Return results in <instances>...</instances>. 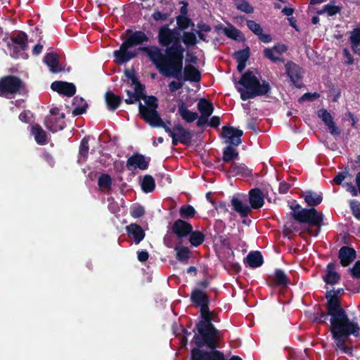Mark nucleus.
Listing matches in <instances>:
<instances>
[{"instance_id":"f257e3e1","label":"nucleus","mask_w":360,"mask_h":360,"mask_svg":"<svg viewBox=\"0 0 360 360\" xmlns=\"http://www.w3.org/2000/svg\"><path fill=\"white\" fill-rule=\"evenodd\" d=\"M190 300L200 308L201 318L193 330L195 335L191 342L195 347L191 350V360H226L224 354L217 349L222 337L221 332L212 323L214 312L209 308L210 297L202 290L194 288Z\"/></svg>"},{"instance_id":"f03ea898","label":"nucleus","mask_w":360,"mask_h":360,"mask_svg":"<svg viewBox=\"0 0 360 360\" xmlns=\"http://www.w3.org/2000/svg\"><path fill=\"white\" fill-rule=\"evenodd\" d=\"M137 51L145 53L163 75L183 80L184 52L163 53L157 46H139Z\"/></svg>"},{"instance_id":"7ed1b4c3","label":"nucleus","mask_w":360,"mask_h":360,"mask_svg":"<svg viewBox=\"0 0 360 360\" xmlns=\"http://www.w3.org/2000/svg\"><path fill=\"white\" fill-rule=\"evenodd\" d=\"M344 293L343 288L328 290L326 292L325 298L326 312H324L321 307L314 314V321L323 324L326 323L328 317L330 316V323L350 320L347 311L342 307L340 296Z\"/></svg>"},{"instance_id":"20e7f679","label":"nucleus","mask_w":360,"mask_h":360,"mask_svg":"<svg viewBox=\"0 0 360 360\" xmlns=\"http://www.w3.org/2000/svg\"><path fill=\"white\" fill-rule=\"evenodd\" d=\"M235 84L243 86L246 90L238 87L237 90L240 94V98L245 101L257 96H268L271 93V86L268 82L263 80L261 83L252 71L248 70L243 73Z\"/></svg>"},{"instance_id":"39448f33","label":"nucleus","mask_w":360,"mask_h":360,"mask_svg":"<svg viewBox=\"0 0 360 360\" xmlns=\"http://www.w3.org/2000/svg\"><path fill=\"white\" fill-rule=\"evenodd\" d=\"M127 37L120 45V49L113 52V56L118 64H124L136 57L138 52L129 50L134 46L142 45L149 41V37L141 30L133 31L131 29L126 30Z\"/></svg>"},{"instance_id":"423d86ee","label":"nucleus","mask_w":360,"mask_h":360,"mask_svg":"<svg viewBox=\"0 0 360 360\" xmlns=\"http://www.w3.org/2000/svg\"><path fill=\"white\" fill-rule=\"evenodd\" d=\"M360 327L351 320L331 323L330 331L336 346L344 353L352 356L353 349L346 346V340L350 335L358 337Z\"/></svg>"},{"instance_id":"0eeeda50","label":"nucleus","mask_w":360,"mask_h":360,"mask_svg":"<svg viewBox=\"0 0 360 360\" xmlns=\"http://www.w3.org/2000/svg\"><path fill=\"white\" fill-rule=\"evenodd\" d=\"M290 207L292 211L290 212V215L297 222L316 227L317 231L314 233L311 230H308V232L314 236L319 234L323 225L324 217L322 213L319 212L314 207L302 208L300 204L290 205Z\"/></svg>"},{"instance_id":"6e6552de","label":"nucleus","mask_w":360,"mask_h":360,"mask_svg":"<svg viewBox=\"0 0 360 360\" xmlns=\"http://www.w3.org/2000/svg\"><path fill=\"white\" fill-rule=\"evenodd\" d=\"M180 29H170L168 25L159 28L158 34V43L165 47L164 53L184 52L185 49L181 44Z\"/></svg>"},{"instance_id":"1a4fd4ad","label":"nucleus","mask_w":360,"mask_h":360,"mask_svg":"<svg viewBox=\"0 0 360 360\" xmlns=\"http://www.w3.org/2000/svg\"><path fill=\"white\" fill-rule=\"evenodd\" d=\"M158 100L155 96H149L146 101V105L139 103V112L141 118L152 127L164 129L167 124L163 122L157 109Z\"/></svg>"},{"instance_id":"9d476101","label":"nucleus","mask_w":360,"mask_h":360,"mask_svg":"<svg viewBox=\"0 0 360 360\" xmlns=\"http://www.w3.org/2000/svg\"><path fill=\"white\" fill-rule=\"evenodd\" d=\"M25 90L23 81L15 75H6L0 78V96L15 95Z\"/></svg>"},{"instance_id":"9b49d317","label":"nucleus","mask_w":360,"mask_h":360,"mask_svg":"<svg viewBox=\"0 0 360 360\" xmlns=\"http://www.w3.org/2000/svg\"><path fill=\"white\" fill-rule=\"evenodd\" d=\"M11 41L7 43V49L10 51V56L13 58H18L22 52L26 51L28 48L27 34L22 31L16 34H13Z\"/></svg>"},{"instance_id":"f8f14e48","label":"nucleus","mask_w":360,"mask_h":360,"mask_svg":"<svg viewBox=\"0 0 360 360\" xmlns=\"http://www.w3.org/2000/svg\"><path fill=\"white\" fill-rule=\"evenodd\" d=\"M164 129L172 137L173 146H177L179 143L188 145L193 137V133L186 129L181 124H174L172 129L167 125Z\"/></svg>"},{"instance_id":"ddd939ff","label":"nucleus","mask_w":360,"mask_h":360,"mask_svg":"<svg viewBox=\"0 0 360 360\" xmlns=\"http://www.w3.org/2000/svg\"><path fill=\"white\" fill-rule=\"evenodd\" d=\"M285 70L287 76L295 86L298 89L304 86L302 79L304 71L301 66L292 60H288L285 64Z\"/></svg>"},{"instance_id":"4468645a","label":"nucleus","mask_w":360,"mask_h":360,"mask_svg":"<svg viewBox=\"0 0 360 360\" xmlns=\"http://www.w3.org/2000/svg\"><path fill=\"white\" fill-rule=\"evenodd\" d=\"M243 131L231 126L222 127L221 138L225 140L228 146L238 147L242 143Z\"/></svg>"},{"instance_id":"2eb2a0df","label":"nucleus","mask_w":360,"mask_h":360,"mask_svg":"<svg viewBox=\"0 0 360 360\" xmlns=\"http://www.w3.org/2000/svg\"><path fill=\"white\" fill-rule=\"evenodd\" d=\"M150 158H146L143 155L134 153L127 160L126 167L128 170L134 171L136 169L146 170L148 168Z\"/></svg>"},{"instance_id":"dca6fc26","label":"nucleus","mask_w":360,"mask_h":360,"mask_svg":"<svg viewBox=\"0 0 360 360\" xmlns=\"http://www.w3.org/2000/svg\"><path fill=\"white\" fill-rule=\"evenodd\" d=\"M171 229L178 239H183L188 236L192 231L193 226L189 222L178 219L173 223Z\"/></svg>"},{"instance_id":"f3484780","label":"nucleus","mask_w":360,"mask_h":360,"mask_svg":"<svg viewBox=\"0 0 360 360\" xmlns=\"http://www.w3.org/2000/svg\"><path fill=\"white\" fill-rule=\"evenodd\" d=\"M51 89L59 94L64 95L68 97H72L76 93L75 85L73 83L68 82L55 81L51 83Z\"/></svg>"},{"instance_id":"a211bd4d","label":"nucleus","mask_w":360,"mask_h":360,"mask_svg":"<svg viewBox=\"0 0 360 360\" xmlns=\"http://www.w3.org/2000/svg\"><path fill=\"white\" fill-rule=\"evenodd\" d=\"M356 258V252L354 248L349 246H342L338 252V259L343 267L349 266Z\"/></svg>"},{"instance_id":"6ab92c4d","label":"nucleus","mask_w":360,"mask_h":360,"mask_svg":"<svg viewBox=\"0 0 360 360\" xmlns=\"http://www.w3.org/2000/svg\"><path fill=\"white\" fill-rule=\"evenodd\" d=\"M249 198V207L251 210H258L262 207L264 205V196L259 188H254L250 190L248 193Z\"/></svg>"},{"instance_id":"aec40b11","label":"nucleus","mask_w":360,"mask_h":360,"mask_svg":"<svg viewBox=\"0 0 360 360\" xmlns=\"http://www.w3.org/2000/svg\"><path fill=\"white\" fill-rule=\"evenodd\" d=\"M44 62L53 74L65 70V68L59 63V56L56 52L46 53L44 57Z\"/></svg>"},{"instance_id":"412c9836","label":"nucleus","mask_w":360,"mask_h":360,"mask_svg":"<svg viewBox=\"0 0 360 360\" xmlns=\"http://www.w3.org/2000/svg\"><path fill=\"white\" fill-rule=\"evenodd\" d=\"M269 282L271 285L283 287L289 284L290 279L283 269H276L273 274L269 276Z\"/></svg>"},{"instance_id":"4be33fe9","label":"nucleus","mask_w":360,"mask_h":360,"mask_svg":"<svg viewBox=\"0 0 360 360\" xmlns=\"http://www.w3.org/2000/svg\"><path fill=\"white\" fill-rule=\"evenodd\" d=\"M336 263L335 262H329L326 266V275L323 276V280L327 285H335L340 282V276L335 271Z\"/></svg>"},{"instance_id":"5701e85b","label":"nucleus","mask_w":360,"mask_h":360,"mask_svg":"<svg viewBox=\"0 0 360 360\" xmlns=\"http://www.w3.org/2000/svg\"><path fill=\"white\" fill-rule=\"evenodd\" d=\"M184 82H200L201 80L200 71L193 65L187 64L184 68Z\"/></svg>"},{"instance_id":"b1692460","label":"nucleus","mask_w":360,"mask_h":360,"mask_svg":"<svg viewBox=\"0 0 360 360\" xmlns=\"http://www.w3.org/2000/svg\"><path fill=\"white\" fill-rule=\"evenodd\" d=\"M65 114L61 113L60 117L54 118L52 117H46L45 119L46 127L53 133L63 130L65 127V122L64 121Z\"/></svg>"},{"instance_id":"393cba45","label":"nucleus","mask_w":360,"mask_h":360,"mask_svg":"<svg viewBox=\"0 0 360 360\" xmlns=\"http://www.w3.org/2000/svg\"><path fill=\"white\" fill-rule=\"evenodd\" d=\"M126 231L129 237L133 238L136 244H139L146 236L143 228L136 223H131L127 226Z\"/></svg>"},{"instance_id":"a878e982","label":"nucleus","mask_w":360,"mask_h":360,"mask_svg":"<svg viewBox=\"0 0 360 360\" xmlns=\"http://www.w3.org/2000/svg\"><path fill=\"white\" fill-rule=\"evenodd\" d=\"M231 204L233 210L237 212L242 218H245L251 212V207L248 205L243 202V201L237 197L233 196L231 200Z\"/></svg>"},{"instance_id":"bb28decb","label":"nucleus","mask_w":360,"mask_h":360,"mask_svg":"<svg viewBox=\"0 0 360 360\" xmlns=\"http://www.w3.org/2000/svg\"><path fill=\"white\" fill-rule=\"evenodd\" d=\"M229 172L233 176H241L243 177H249L252 174V170L249 169L245 164L232 162Z\"/></svg>"},{"instance_id":"cd10ccee","label":"nucleus","mask_w":360,"mask_h":360,"mask_svg":"<svg viewBox=\"0 0 360 360\" xmlns=\"http://www.w3.org/2000/svg\"><path fill=\"white\" fill-rule=\"evenodd\" d=\"M105 101L108 110L115 111L120 105L122 97L115 95L110 91H108L105 94Z\"/></svg>"},{"instance_id":"c85d7f7f","label":"nucleus","mask_w":360,"mask_h":360,"mask_svg":"<svg viewBox=\"0 0 360 360\" xmlns=\"http://www.w3.org/2000/svg\"><path fill=\"white\" fill-rule=\"evenodd\" d=\"M178 112L181 118L188 123L194 122L198 117V113L189 110L183 101L179 104Z\"/></svg>"},{"instance_id":"c756f323","label":"nucleus","mask_w":360,"mask_h":360,"mask_svg":"<svg viewBox=\"0 0 360 360\" xmlns=\"http://www.w3.org/2000/svg\"><path fill=\"white\" fill-rule=\"evenodd\" d=\"M304 197L305 202L311 207L320 205L323 200L321 194H318L311 190L306 191Z\"/></svg>"},{"instance_id":"7c9ffc66","label":"nucleus","mask_w":360,"mask_h":360,"mask_svg":"<svg viewBox=\"0 0 360 360\" xmlns=\"http://www.w3.org/2000/svg\"><path fill=\"white\" fill-rule=\"evenodd\" d=\"M32 134L34 137L35 141L39 145H44L47 143V136L46 131L39 124H34L32 127Z\"/></svg>"},{"instance_id":"2f4dec72","label":"nucleus","mask_w":360,"mask_h":360,"mask_svg":"<svg viewBox=\"0 0 360 360\" xmlns=\"http://www.w3.org/2000/svg\"><path fill=\"white\" fill-rule=\"evenodd\" d=\"M246 260L248 265L252 268L259 267L264 262L262 255L259 251L250 252L246 257Z\"/></svg>"},{"instance_id":"473e14b6","label":"nucleus","mask_w":360,"mask_h":360,"mask_svg":"<svg viewBox=\"0 0 360 360\" xmlns=\"http://www.w3.org/2000/svg\"><path fill=\"white\" fill-rule=\"evenodd\" d=\"M73 105H75V109L72 110L73 116H78L83 115L86 112L88 108V103L82 97L75 96L73 98Z\"/></svg>"},{"instance_id":"72a5a7b5","label":"nucleus","mask_w":360,"mask_h":360,"mask_svg":"<svg viewBox=\"0 0 360 360\" xmlns=\"http://www.w3.org/2000/svg\"><path fill=\"white\" fill-rule=\"evenodd\" d=\"M197 108L200 114L207 117H210L214 111L213 104L206 98H200L197 104Z\"/></svg>"},{"instance_id":"f704fd0d","label":"nucleus","mask_w":360,"mask_h":360,"mask_svg":"<svg viewBox=\"0 0 360 360\" xmlns=\"http://www.w3.org/2000/svg\"><path fill=\"white\" fill-rule=\"evenodd\" d=\"M174 250L176 251V259L179 262L184 264L188 262V259L191 257V251L188 247L176 246Z\"/></svg>"},{"instance_id":"c9c22d12","label":"nucleus","mask_w":360,"mask_h":360,"mask_svg":"<svg viewBox=\"0 0 360 360\" xmlns=\"http://www.w3.org/2000/svg\"><path fill=\"white\" fill-rule=\"evenodd\" d=\"M189 242L193 247H198L202 244L205 240V234L200 231H193L188 235Z\"/></svg>"},{"instance_id":"e433bc0d","label":"nucleus","mask_w":360,"mask_h":360,"mask_svg":"<svg viewBox=\"0 0 360 360\" xmlns=\"http://www.w3.org/2000/svg\"><path fill=\"white\" fill-rule=\"evenodd\" d=\"M155 183L153 177L149 174L143 176L141 182V189L144 193H151L155 190Z\"/></svg>"},{"instance_id":"4c0bfd02","label":"nucleus","mask_w":360,"mask_h":360,"mask_svg":"<svg viewBox=\"0 0 360 360\" xmlns=\"http://www.w3.org/2000/svg\"><path fill=\"white\" fill-rule=\"evenodd\" d=\"M239 153L236 150V147L227 146L223 150L222 160L224 162H229L233 160L238 158Z\"/></svg>"},{"instance_id":"58836bf2","label":"nucleus","mask_w":360,"mask_h":360,"mask_svg":"<svg viewBox=\"0 0 360 360\" xmlns=\"http://www.w3.org/2000/svg\"><path fill=\"white\" fill-rule=\"evenodd\" d=\"M196 210L191 205H184L179 209V214L184 219H192L195 217Z\"/></svg>"},{"instance_id":"ea45409f","label":"nucleus","mask_w":360,"mask_h":360,"mask_svg":"<svg viewBox=\"0 0 360 360\" xmlns=\"http://www.w3.org/2000/svg\"><path fill=\"white\" fill-rule=\"evenodd\" d=\"M349 41L352 51L356 52V49L360 45V27H356L350 32Z\"/></svg>"},{"instance_id":"a19ab883","label":"nucleus","mask_w":360,"mask_h":360,"mask_svg":"<svg viewBox=\"0 0 360 360\" xmlns=\"http://www.w3.org/2000/svg\"><path fill=\"white\" fill-rule=\"evenodd\" d=\"M181 40L187 47L195 46L198 42L195 34L193 32H184Z\"/></svg>"},{"instance_id":"79ce46f5","label":"nucleus","mask_w":360,"mask_h":360,"mask_svg":"<svg viewBox=\"0 0 360 360\" xmlns=\"http://www.w3.org/2000/svg\"><path fill=\"white\" fill-rule=\"evenodd\" d=\"M342 7L339 6L331 5L330 4L323 6V9L317 12L318 14L321 15L325 12L327 13L330 17L334 16L341 12Z\"/></svg>"},{"instance_id":"37998d69","label":"nucleus","mask_w":360,"mask_h":360,"mask_svg":"<svg viewBox=\"0 0 360 360\" xmlns=\"http://www.w3.org/2000/svg\"><path fill=\"white\" fill-rule=\"evenodd\" d=\"M236 8L245 13L250 14L254 12V8L246 0H234Z\"/></svg>"},{"instance_id":"c03bdc74","label":"nucleus","mask_w":360,"mask_h":360,"mask_svg":"<svg viewBox=\"0 0 360 360\" xmlns=\"http://www.w3.org/2000/svg\"><path fill=\"white\" fill-rule=\"evenodd\" d=\"M176 20L179 29L181 30H185L195 25L193 20L188 16H176Z\"/></svg>"},{"instance_id":"a18cd8bd","label":"nucleus","mask_w":360,"mask_h":360,"mask_svg":"<svg viewBox=\"0 0 360 360\" xmlns=\"http://www.w3.org/2000/svg\"><path fill=\"white\" fill-rule=\"evenodd\" d=\"M89 140L86 138H84L79 145V159L78 161H80L82 159V162H85L88 158L89 154Z\"/></svg>"},{"instance_id":"49530a36","label":"nucleus","mask_w":360,"mask_h":360,"mask_svg":"<svg viewBox=\"0 0 360 360\" xmlns=\"http://www.w3.org/2000/svg\"><path fill=\"white\" fill-rule=\"evenodd\" d=\"M250 56V49L249 46H246V48L243 49L235 51L233 53V57L235 58L237 62H247Z\"/></svg>"},{"instance_id":"de8ad7c7","label":"nucleus","mask_w":360,"mask_h":360,"mask_svg":"<svg viewBox=\"0 0 360 360\" xmlns=\"http://www.w3.org/2000/svg\"><path fill=\"white\" fill-rule=\"evenodd\" d=\"M112 178L108 174H102L98 179V185L101 188L110 189L112 186Z\"/></svg>"},{"instance_id":"09e8293b","label":"nucleus","mask_w":360,"mask_h":360,"mask_svg":"<svg viewBox=\"0 0 360 360\" xmlns=\"http://www.w3.org/2000/svg\"><path fill=\"white\" fill-rule=\"evenodd\" d=\"M274 53V50L271 48H265L263 51L264 56L271 62L274 63H284V59L279 56H276Z\"/></svg>"},{"instance_id":"8fccbe9b","label":"nucleus","mask_w":360,"mask_h":360,"mask_svg":"<svg viewBox=\"0 0 360 360\" xmlns=\"http://www.w3.org/2000/svg\"><path fill=\"white\" fill-rule=\"evenodd\" d=\"M145 214V209L140 205H134L131 207L130 214L132 217L137 219L143 216Z\"/></svg>"},{"instance_id":"3c124183","label":"nucleus","mask_w":360,"mask_h":360,"mask_svg":"<svg viewBox=\"0 0 360 360\" xmlns=\"http://www.w3.org/2000/svg\"><path fill=\"white\" fill-rule=\"evenodd\" d=\"M134 85L135 86H134V93H136V94H137L141 99H143L146 101L149 96H147L146 94L145 85L141 84L140 82V81Z\"/></svg>"},{"instance_id":"603ef678","label":"nucleus","mask_w":360,"mask_h":360,"mask_svg":"<svg viewBox=\"0 0 360 360\" xmlns=\"http://www.w3.org/2000/svg\"><path fill=\"white\" fill-rule=\"evenodd\" d=\"M318 116L324 122L326 125L330 124L333 120V117L330 113L326 109L322 108L318 111Z\"/></svg>"},{"instance_id":"864d4df0","label":"nucleus","mask_w":360,"mask_h":360,"mask_svg":"<svg viewBox=\"0 0 360 360\" xmlns=\"http://www.w3.org/2000/svg\"><path fill=\"white\" fill-rule=\"evenodd\" d=\"M320 97V94L317 92H307L304 94L298 100L300 103H303L304 101L313 102L315 100L318 99Z\"/></svg>"},{"instance_id":"5fc2aeb1","label":"nucleus","mask_w":360,"mask_h":360,"mask_svg":"<svg viewBox=\"0 0 360 360\" xmlns=\"http://www.w3.org/2000/svg\"><path fill=\"white\" fill-rule=\"evenodd\" d=\"M247 26L256 35L261 34V32L263 31L261 25L255 20H247Z\"/></svg>"},{"instance_id":"6e6d98bb","label":"nucleus","mask_w":360,"mask_h":360,"mask_svg":"<svg viewBox=\"0 0 360 360\" xmlns=\"http://www.w3.org/2000/svg\"><path fill=\"white\" fill-rule=\"evenodd\" d=\"M349 205L353 215L360 221V203L357 200H352Z\"/></svg>"},{"instance_id":"4d7b16f0","label":"nucleus","mask_w":360,"mask_h":360,"mask_svg":"<svg viewBox=\"0 0 360 360\" xmlns=\"http://www.w3.org/2000/svg\"><path fill=\"white\" fill-rule=\"evenodd\" d=\"M224 34L226 37H228L230 39L237 40L238 37H239L240 34V31L236 29L234 27H231V28H224Z\"/></svg>"},{"instance_id":"13d9d810","label":"nucleus","mask_w":360,"mask_h":360,"mask_svg":"<svg viewBox=\"0 0 360 360\" xmlns=\"http://www.w3.org/2000/svg\"><path fill=\"white\" fill-rule=\"evenodd\" d=\"M124 73L127 78L131 80V85L136 84L139 82L134 69H125Z\"/></svg>"},{"instance_id":"bf43d9fd","label":"nucleus","mask_w":360,"mask_h":360,"mask_svg":"<svg viewBox=\"0 0 360 360\" xmlns=\"http://www.w3.org/2000/svg\"><path fill=\"white\" fill-rule=\"evenodd\" d=\"M349 271L353 278H360V260L356 261L353 266L349 269Z\"/></svg>"},{"instance_id":"052dcab7","label":"nucleus","mask_w":360,"mask_h":360,"mask_svg":"<svg viewBox=\"0 0 360 360\" xmlns=\"http://www.w3.org/2000/svg\"><path fill=\"white\" fill-rule=\"evenodd\" d=\"M153 19L158 22V21H165L169 16V13H162L160 11H155L152 14Z\"/></svg>"},{"instance_id":"680f3d73","label":"nucleus","mask_w":360,"mask_h":360,"mask_svg":"<svg viewBox=\"0 0 360 360\" xmlns=\"http://www.w3.org/2000/svg\"><path fill=\"white\" fill-rule=\"evenodd\" d=\"M184 86V82H181V81H179L176 82V81H172L171 82L169 83V91L171 92H175L178 90H179L180 89H181Z\"/></svg>"},{"instance_id":"e2e57ef3","label":"nucleus","mask_w":360,"mask_h":360,"mask_svg":"<svg viewBox=\"0 0 360 360\" xmlns=\"http://www.w3.org/2000/svg\"><path fill=\"white\" fill-rule=\"evenodd\" d=\"M330 133L333 136L340 135L341 130L338 127L334 121L326 125Z\"/></svg>"},{"instance_id":"0e129e2a","label":"nucleus","mask_w":360,"mask_h":360,"mask_svg":"<svg viewBox=\"0 0 360 360\" xmlns=\"http://www.w3.org/2000/svg\"><path fill=\"white\" fill-rule=\"evenodd\" d=\"M271 49L279 55H282L288 51V46L283 44H276Z\"/></svg>"},{"instance_id":"69168bd1","label":"nucleus","mask_w":360,"mask_h":360,"mask_svg":"<svg viewBox=\"0 0 360 360\" xmlns=\"http://www.w3.org/2000/svg\"><path fill=\"white\" fill-rule=\"evenodd\" d=\"M41 158L45 160L51 167L54 165V159L53 156L48 152H44Z\"/></svg>"},{"instance_id":"338daca9","label":"nucleus","mask_w":360,"mask_h":360,"mask_svg":"<svg viewBox=\"0 0 360 360\" xmlns=\"http://www.w3.org/2000/svg\"><path fill=\"white\" fill-rule=\"evenodd\" d=\"M113 166L115 171L119 173H123L127 167L124 161H115Z\"/></svg>"},{"instance_id":"774afa93","label":"nucleus","mask_w":360,"mask_h":360,"mask_svg":"<svg viewBox=\"0 0 360 360\" xmlns=\"http://www.w3.org/2000/svg\"><path fill=\"white\" fill-rule=\"evenodd\" d=\"M247 128L248 129L252 130L254 132L257 133V119L252 118L248 121Z\"/></svg>"}]
</instances>
